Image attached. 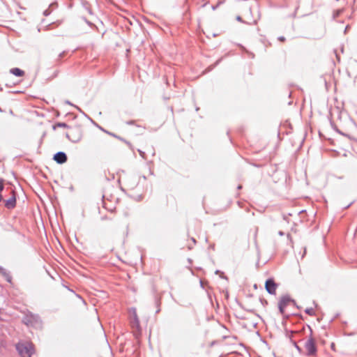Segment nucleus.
I'll return each mask as SVG.
<instances>
[{"instance_id":"9","label":"nucleus","mask_w":357,"mask_h":357,"mask_svg":"<svg viewBox=\"0 0 357 357\" xmlns=\"http://www.w3.org/2000/svg\"><path fill=\"white\" fill-rule=\"evenodd\" d=\"M16 205V197L14 191H13V196L5 202V206L8 209L15 208Z\"/></svg>"},{"instance_id":"14","label":"nucleus","mask_w":357,"mask_h":357,"mask_svg":"<svg viewBox=\"0 0 357 357\" xmlns=\"http://www.w3.org/2000/svg\"><path fill=\"white\" fill-rule=\"evenodd\" d=\"M56 126L60 127V128H67L68 125L65 123H58L56 124Z\"/></svg>"},{"instance_id":"19","label":"nucleus","mask_w":357,"mask_h":357,"mask_svg":"<svg viewBox=\"0 0 357 357\" xmlns=\"http://www.w3.org/2000/svg\"><path fill=\"white\" fill-rule=\"evenodd\" d=\"M64 54H65V52H61V53L59 55V58H61Z\"/></svg>"},{"instance_id":"15","label":"nucleus","mask_w":357,"mask_h":357,"mask_svg":"<svg viewBox=\"0 0 357 357\" xmlns=\"http://www.w3.org/2000/svg\"><path fill=\"white\" fill-rule=\"evenodd\" d=\"M278 40H279L280 41L283 42V41H284V40H285V38H284V36H280V37L278 38Z\"/></svg>"},{"instance_id":"16","label":"nucleus","mask_w":357,"mask_h":357,"mask_svg":"<svg viewBox=\"0 0 357 357\" xmlns=\"http://www.w3.org/2000/svg\"><path fill=\"white\" fill-rule=\"evenodd\" d=\"M219 4H217L215 6H212V10H215L218 7Z\"/></svg>"},{"instance_id":"5","label":"nucleus","mask_w":357,"mask_h":357,"mask_svg":"<svg viewBox=\"0 0 357 357\" xmlns=\"http://www.w3.org/2000/svg\"><path fill=\"white\" fill-rule=\"evenodd\" d=\"M277 284L273 279L269 278L265 282V288L270 294H275Z\"/></svg>"},{"instance_id":"29","label":"nucleus","mask_w":357,"mask_h":357,"mask_svg":"<svg viewBox=\"0 0 357 357\" xmlns=\"http://www.w3.org/2000/svg\"><path fill=\"white\" fill-rule=\"evenodd\" d=\"M160 312V309L157 310L156 313Z\"/></svg>"},{"instance_id":"22","label":"nucleus","mask_w":357,"mask_h":357,"mask_svg":"<svg viewBox=\"0 0 357 357\" xmlns=\"http://www.w3.org/2000/svg\"><path fill=\"white\" fill-rule=\"evenodd\" d=\"M128 123L131 125V124L134 123V121H131L128 122Z\"/></svg>"},{"instance_id":"4","label":"nucleus","mask_w":357,"mask_h":357,"mask_svg":"<svg viewBox=\"0 0 357 357\" xmlns=\"http://www.w3.org/2000/svg\"><path fill=\"white\" fill-rule=\"evenodd\" d=\"M290 303H292L294 305L296 304L295 301L287 295L283 296L281 298L278 303V308L281 314H284L285 307Z\"/></svg>"},{"instance_id":"1","label":"nucleus","mask_w":357,"mask_h":357,"mask_svg":"<svg viewBox=\"0 0 357 357\" xmlns=\"http://www.w3.org/2000/svg\"><path fill=\"white\" fill-rule=\"evenodd\" d=\"M18 354L22 357H31L34 353L33 345L29 342H18L15 345Z\"/></svg>"},{"instance_id":"11","label":"nucleus","mask_w":357,"mask_h":357,"mask_svg":"<svg viewBox=\"0 0 357 357\" xmlns=\"http://www.w3.org/2000/svg\"><path fill=\"white\" fill-rule=\"evenodd\" d=\"M10 73L17 77H22L24 75V71L18 68H11Z\"/></svg>"},{"instance_id":"21","label":"nucleus","mask_w":357,"mask_h":357,"mask_svg":"<svg viewBox=\"0 0 357 357\" xmlns=\"http://www.w3.org/2000/svg\"><path fill=\"white\" fill-rule=\"evenodd\" d=\"M49 13H48V11L46 10L45 12H44V15H47Z\"/></svg>"},{"instance_id":"3","label":"nucleus","mask_w":357,"mask_h":357,"mask_svg":"<svg viewBox=\"0 0 357 357\" xmlns=\"http://www.w3.org/2000/svg\"><path fill=\"white\" fill-rule=\"evenodd\" d=\"M304 347L307 356H314L316 354L317 347L315 340L313 337H310V338L305 342Z\"/></svg>"},{"instance_id":"28","label":"nucleus","mask_w":357,"mask_h":357,"mask_svg":"<svg viewBox=\"0 0 357 357\" xmlns=\"http://www.w3.org/2000/svg\"><path fill=\"white\" fill-rule=\"evenodd\" d=\"M106 219V217H102V220Z\"/></svg>"},{"instance_id":"13","label":"nucleus","mask_w":357,"mask_h":357,"mask_svg":"<svg viewBox=\"0 0 357 357\" xmlns=\"http://www.w3.org/2000/svg\"><path fill=\"white\" fill-rule=\"evenodd\" d=\"M4 188V180L3 178H0V192H1Z\"/></svg>"},{"instance_id":"23","label":"nucleus","mask_w":357,"mask_h":357,"mask_svg":"<svg viewBox=\"0 0 357 357\" xmlns=\"http://www.w3.org/2000/svg\"><path fill=\"white\" fill-rule=\"evenodd\" d=\"M340 133L342 135H344V136H347V137H349L347 135H345V134H344V133H342V132H340Z\"/></svg>"},{"instance_id":"27","label":"nucleus","mask_w":357,"mask_h":357,"mask_svg":"<svg viewBox=\"0 0 357 357\" xmlns=\"http://www.w3.org/2000/svg\"><path fill=\"white\" fill-rule=\"evenodd\" d=\"M241 188H242L241 185L238 186V189H241Z\"/></svg>"},{"instance_id":"7","label":"nucleus","mask_w":357,"mask_h":357,"mask_svg":"<svg viewBox=\"0 0 357 357\" xmlns=\"http://www.w3.org/2000/svg\"><path fill=\"white\" fill-rule=\"evenodd\" d=\"M130 323L133 328H136L137 331L140 330L139 320L138 319L135 309L132 310Z\"/></svg>"},{"instance_id":"26","label":"nucleus","mask_w":357,"mask_h":357,"mask_svg":"<svg viewBox=\"0 0 357 357\" xmlns=\"http://www.w3.org/2000/svg\"><path fill=\"white\" fill-rule=\"evenodd\" d=\"M67 104L72 105L69 101H66Z\"/></svg>"},{"instance_id":"12","label":"nucleus","mask_w":357,"mask_h":357,"mask_svg":"<svg viewBox=\"0 0 357 357\" xmlns=\"http://www.w3.org/2000/svg\"><path fill=\"white\" fill-rule=\"evenodd\" d=\"M305 313H306V314H309V315H310V316H312V315H314V309H313V308H312V307L306 308V309L305 310Z\"/></svg>"},{"instance_id":"24","label":"nucleus","mask_w":357,"mask_h":357,"mask_svg":"<svg viewBox=\"0 0 357 357\" xmlns=\"http://www.w3.org/2000/svg\"><path fill=\"white\" fill-rule=\"evenodd\" d=\"M3 199L1 195L0 194V202Z\"/></svg>"},{"instance_id":"20","label":"nucleus","mask_w":357,"mask_h":357,"mask_svg":"<svg viewBox=\"0 0 357 357\" xmlns=\"http://www.w3.org/2000/svg\"><path fill=\"white\" fill-rule=\"evenodd\" d=\"M139 154H140L142 157H144V153L143 151H140V150H139Z\"/></svg>"},{"instance_id":"18","label":"nucleus","mask_w":357,"mask_h":357,"mask_svg":"<svg viewBox=\"0 0 357 357\" xmlns=\"http://www.w3.org/2000/svg\"><path fill=\"white\" fill-rule=\"evenodd\" d=\"M278 234H279L280 236H284V233L283 231H280L278 232Z\"/></svg>"},{"instance_id":"30","label":"nucleus","mask_w":357,"mask_h":357,"mask_svg":"<svg viewBox=\"0 0 357 357\" xmlns=\"http://www.w3.org/2000/svg\"><path fill=\"white\" fill-rule=\"evenodd\" d=\"M296 349H298V350L300 349H299V347H298L297 345H296Z\"/></svg>"},{"instance_id":"10","label":"nucleus","mask_w":357,"mask_h":357,"mask_svg":"<svg viewBox=\"0 0 357 357\" xmlns=\"http://www.w3.org/2000/svg\"><path fill=\"white\" fill-rule=\"evenodd\" d=\"M0 274L5 278L8 282H11L12 276L10 275V273L2 266L0 267Z\"/></svg>"},{"instance_id":"8","label":"nucleus","mask_w":357,"mask_h":357,"mask_svg":"<svg viewBox=\"0 0 357 357\" xmlns=\"http://www.w3.org/2000/svg\"><path fill=\"white\" fill-rule=\"evenodd\" d=\"M53 159L58 163V164H63L65 163L67 160H68V158H67V155L66 154L63 152V151H59L57 153H56L54 155V157H53Z\"/></svg>"},{"instance_id":"2","label":"nucleus","mask_w":357,"mask_h":357,"mask_svg":"<svg viewBox=\"0 0 357 357\" xmlns=\"http://www.w3.org/2000/svg\"><path fill=\"white\" fill-rule=\"evenodd\" d=\"M22 321L26 326H38L41 324L40 319L38 315L32 313L26 314L22 319Z\"/></svg>"},{"instance_id":"25","label":"nucleus","mask_w":357,"mask_h":357,"mask_svg":"<svg viewBox=\"0 0 357 357\" xmlns=\"http://www.w3.org/2000/svg\"><path fill=\"white\" fill-rule=\"evenodd\" d=\"M287 237H288V238H289V239H290V238H291V236H290V234H287Z\"/></svg>"},{"instance_id":"17","label":"nucleus","mask_w":357,"mask_h":357,"mask_svg":"<svg viewBox=\"0 0 357 357\" xmlns=\"http://www.w3.org/2000/svg\"><path fill=\"white\" fill-rule=\"evenodd\" d=\"M236 20H237L238 21H239V22H243L242 18H241V17H240V16H237V17H236Z\"/></svg>"},{"instance_id":"6","label":"nucleus","mask_w":357,"mask_h":357,"mask_svg":"<svg viewBox=\"0 0 357 357\" xmlns=\"http://www.w3.org/2000/svg\"><path fill=\"white\" fill-rule=\"evenodd\" d=\"M138 182H139V181H138L137 176H130L127 177L126 183V186L130 190H133L138 185Z\"/></svg>"}]
</instances>
